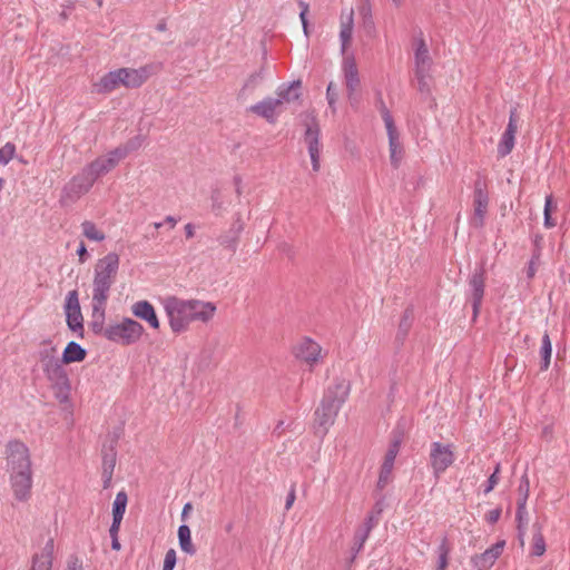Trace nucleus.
Instances as JSON below:
<instances>
[{"instance_id":"2eb2a0df","label":"nucleus","mask_w":570,"mask_h":570,"mask_svg":"<svg viewBox=\"0 0 570 570\" xmlns=\"http://www.w3.org/2000/svg\"><path fill=\"white\" fill-rule=\"evenodd\" d=\"M489 195L481 183H476L473 193V217L472 224L482 227L488 213Z\"/></svg>"},{"instance_id":"a878e982","label":"nucleus","mask_w":570,"mask_h":570,"mask_svg":"<svg viewBox=\"0 0 570 570\" xmlns=\"http://www.w3.org/2000/svg\"><path fill=\"white\" fill-rule=\"evenodd\" d=\"M128 497L125 491H120L116 494L112 503V524L114 531L116 528H120L124 514L126 512Z\"/></svg>"},{"instance_id":"f704fd0d","label":"nucleus","mask_w":570,"mask_h":570,"mask_svg":"<svg viewBox=\"0 0 570 570\" xmlns=\"http://www.w3.org/2000/svg\"><path fill=\"white\" fill-rule=\"evenodd\" d=\"M16 155V146L12 142H7L0 148V165H8Z\"/></svg>"},{"instance_id":"72a5a7b5","label":"nucleus","mask_w":570,"mask_h":570,"mask_svg":"<svg viewBox=\"0 0 570 570\" xmlns=\"http://www.w3.org/2000/svg\"><path fill=\"white\" fill-rule=\"evenodd\" d=\"M515 137L512 135L503 134L498 145V153L501 157L509 155L514 147Z\"/></svg>"},{"instance_id":"ea45409f","label":"nucleus","mask_w":570,"mask_h":570,"mask_svg":"<svg viewBox=\"0 0 570 570\" xmlns=\"http://www.w3.org/2000/svg\"><path fill=\"white\" fill-rule=\"evenodd\" d=\"M298 6L301 8L299 18H301V21H302V24H303V30H304V33L306 36H308V26H307L306 16L308 13L309 7H308V3L304 2V1H299Z\"/></svg>"},{"instance_id":"37998d69","label":"nucleus","mask_w":570,"mask_h":570,"mask_svg":"<svg viewBox=\"0 0 570 570\" xmlns=\"http://www.w3.org/2000/svg\"><path fill=\"white\" fill-rule=\"evenodd\" d=\"M500 515H501V509L497 508V509H493V510H490L489 512H487L484 519L487 522L493 524V523L498 522V520L500 519Z\"/></svg>"},{"instance_id":"dca6fc26","label":"nucleus","mask_w":570,"mask_h":570,"mask_svg":"<svg viewBox=\"0 0 570 570\" xmlns=\"http://www.w3.org/2000/svg\"><path fill=\"white\" fill-rule=\"evenodd\" d=\"M431 67V58L426 45L421 41L415 50V76L420 83V90L428 88L429 70Z\"/></svg>"},{"instance_id":"864d4df0","label":"nucleus","mask_w":570,"mask_h":570,"mask_svg":"<svg viewBox=\"0 0 570 570\" xmlns=\"http://www.w3.org/2000/svg\"><path fill=\"white\" fill-rule=\"evenodd\" d=\"M294 500H295V493H294V492H292V493H289V495H288V498H287V500H286L285 508H286L287 510H289V509L292 508V505H293V503H294Z\"/></svg>"},{"instance_id":"4468645a","label":"nucleus","mask_w":570,"mask_h":570,"mask_svg":"<svg viewBox=\"0 0 570 570\" xmlns=\"http://www.w3.org/2000/svg\"><path fill=\"white\" fill-rule=\"evenodd\" d=\"M399 451H400V443H399V441H395L390 444V446L387 448V450L384 454V458H383V461H382V464L380 468L379 479H377V488L380 490H383L384 488H386V485L393 479V469H394V463H395L396 456L399 454Z\"/></svg>"},{"instance_id":"6e6552de","label":"nucleus","mask_w":570,"mask_h":570,"mask_svg":"<svg viewBox=\"0 0 570 570\" xmlns=\"http://www.w3.org/2000/svg\"><path fill=\"white\" fill-rule=\"evenodd\" d=\"M454 445L433 442L430 448V465L435 478H440L456 460Z\"/></svg>"},{"instance_id":"f257e3e1","label":"nucleus","mask_w":570,"mask_h":570,"mask_svg":"<svg viewBox=\"0 0 570 570\" xmlns=\"http://www.w3.org/2000/svg\"><path fill=\"white\" fill-rule=\"evenodd\" d=\"M168 326L174 334L188 331L194 322L207 324L214 320L217 305L209 301L198 298H181L176 295H167L160 301Z\"/></svg>"},{"instance_id":"bb28decb","label":"nucleus","mask_w":570,"mask_h":570,"mask_svg":"<svg viewBox=\"0 0 570 570\" xmlns=\"http://www.w3.org/2000/svg\"><path fill=\"white\" fill-rule=\"evenodd\" d=\"M81 234L90 242L101 243L106 239V233L92 220H83L80 224Z\"/></svg>"},{"instance_id":"e433bc0d","label":"nucleus","mask_w":570,"mask_h":570,"mask_svg":"<svg viewBox=\"0 0 570 570\" xmlns=\"http://www.w3.org/2000/svg\"><path fill=\"white\" fill-rule=\"evenodd\" d=\"M326 99H327L330 109L332 110L333 114H335L336 112V102L338 99V90H337V86L333 81H331L327 86Z\"/></svg>"},{"instance_id":"3c124183","label":"nucleus","mask_w":570,"mask_h":570,"mask_svg":"<svg viewBox=\"0 0 570 570\" xmlns=\"http://www.w3.org/2000/svg\"><path fill=\"white\" fill-rule=\"evenodd\" d=\"M544 225L548 228H551L556 225V223L551 219V213L544 212Z\"/></svg>"},{"instance_id":"aec40b11","label":"nucleus","mask_w":570,"mask_h":570,"mask_svg":"<svg viewBox=\"0 0 570 570\" xmlns=\"http://www.w3.org/2000/svg\"><path fill=\"white\" fill-rule=\"evenodd\" d=\"M10 484L14 498L19 501H26L31 493L32 470L17 473H9Z\"/></svg>"},{"instance_id":"ddd939ff","label":"nucleus","mask_w":570,"mask_h":570,"mask_svg":"<svg viewBox=\"0 0 570 570\" xmlns=\"http://www.w3.org/2000/svg\"><path fill=\"white\" fill-rule=\"evenodd\" d=\"M65 314L68 327L73 332L83 335V316L81 313L77 291H70L66 296Z\"/></svg>"},{"instance_id":"9b49d317","label":"nucleus","mask_w":570,"mask_h":570,"mask_svg":"<svg viewBox=\"0 0 570 570\" xmlns=\"http://www.w3.org/2000/svg\"><path fill=\"white\" fill-rule=\"evenodd\" d=\"M128 153L129 150L127 147H117L114 150L97 157L86 167L97 180L100 176L106 175L116 168L118 164L127 157Z\"/></svg>"},{"instance_id":"473e14b6","label":"nucleus","mask_w":570,"mask_h":570,"mask_svg":"<svg viewBox=\"0 0 570 570\" xmlns=\"http://www.w3.org/2000/svg\"><path fill=\"white\" fill-rule=\"evenodd\" d=\"M42 345L45 346L39 352V362L40 365H43L46 363L45 360H59L57 356V346L51 343V341H45L42 342Z\"/></svg>"},{"instance_id":"f03ea898","label":"nucleus","mask_w":570,"mask_h":570,"mask_svg":"<svg viewBox=\"0 0 570 570\" xmlns=\"http://www.w3.org/2000/svg\"><path fill=\"white\" fill-rule=\"evenodd\" d=\"M354 35V9L352 7L342 9L338 20V40L341 45L342 73L346 97L350 105L355 108L360 101V94L362 89L361 75L357 66L356 58L348 50L353 43Z\"/></svg>"},{"instance_id":"b1692460","label":"nucleus","mask_w":570,"mask_h":570,"mask_svg":"<svg viewBox=\"0 0 570 570\" xmlns=\"http://www.w3.org/2000/svg\"><path fill=\"white\" fill-rule=\"evenodd\" d=\"M86 357L87 351L80 344L71 341L63 348L60 360L65 365H69L71 363H80Z\"/></svg>"},{"instance_id":"c03bdc74","label":"nucleus","mask_w":570,"mask_h":570,"mask_svg":"<svg viewBox=\"0 0 570 570\" xmlns=\"http://www.w3.org/2000/svg\"><path fill=\"white\" fill-rule=\"evenodd\" d=\"M119 529L120 528H116L115 532H114V527H110V529H109V533H110V537H111V547L116 551H119L121 549L120 542L118 540Z\"/></svg>"},{"instance_id":"6e6d98bb","label":"nucleus","mask_w":570,"mask_h":570,"mask_svg":"<svg viewBox=\"0 0 570 570\" xmlns=\"http://www.w3.org/2000/svg\"><path fill=\"white\" fill-rule=\"evenodd\" d=\"M528 487H529V484H528V481H527V482H525V488H524V499H527ZM524 502H525V500H523V502L521 503V505H524Z\"/></svg>"},{"instance_id":"4c0bfd02","label":"nucleus","mask_w":570,"mask_h":570,"mask_svg":"<svg viewBox=\"0 0 570 570\" xmlns=\"http://www.w3.org/2000/svg\"><path fill=\"white\" fill-rule=\"evenodd\" d=\"M531 551L532 554L537 557H540L546 552L544 538L540 532L535 533L532 538Z\"/></svg>"},{"instance_id":"5fc2aeb1","label":"nucleus","mask_w":570,"mask_h":570,"mask_svg":"<svg viewBox=\"0 0 570 570\" xmlns=\"http://www.w3.org/2000/svg\"><path fill=\"white\" fill-rule=\"evenodd\" d=\"M185 230L188 238L194 236V227L190 224L185 226Z\"/></svg>"},{"instance_id":"c756f323","label":"nucleus","mask_w":570,"mask_h":570,"mask_svg":"<svg viewBox=\"0 0 570 570\" xmlns=\"http://www.w3.org/2000/svg\"><path fill=\"white\" fill-rule=\"evenodd\" d=\"M299 97V85L293 83L286 88H281L275 99L282 100V106L286 102L294 101Z\"/></svg>"},{"instance_id":"79ce46f5","label":"nucleus","mask_w":570,"mask_h":570,"mask_svg":"<svg viewBox=\"0 0 570 570\" xmlns=\"http://www.w3.org/2000/svg\"><path fill=\"white\" fill-rule=\"evenodd\" d=\"M499 471H500V466L498 465L495 468L494 472L490 475V478L488 480V487L484 490L485 493L491 492L494 489V487L498 484V482H499V476H498Z\"/></svg>"},{"instance_id":"a211bd4d","label":"nucleus","mask_w":570,"mask_h":570,"mask_svg":"<svg viewBox=\"0 0 570 570\" xmlns=\"http://www.w3.org/2000/svg\"><path fill=\"white\" fill-rule=\"evenodd\" d=\"M504 547L505 541L501 540L487 549L484 552L474 554L471 558V563L476 570H490L502 554Z\"/></svg>"},{"instance_id":"f3484780","label":"nucleus","mask_w":570,"mask_h":570,"mask_svg":"<svg viewBox=\"0 0 570 570\" xmlns=\"http://www.w3.org/2000/svg\"><path fill=\"white\" fill-rule=\"evenodd\" d=\"M131 314L148 324L155 331L160 328V321L154 305L147 299L135 302L130 307Z\"/></svg>"},{"instance_id":"603ef678","label":"nucleus","mask_w":570,"mask_h":570,"mask_svg":"<svg viewBox=\"0 0 570 570\" xmlns=\"http://www.w3.org/2000/svg\"><path fill=\"white\" fill-rule=\"evenodd\" d=\"M552 209H553L552 197L548 196L546 198L544 212L551 213Z\"/></svg>"},{"instance_id":"a18cd8bd","label":"nucleus","mask_w":570,"mask_h":570,"mask_svg":"<svg viewBox=\"0 0 570 570\" xmlns=\"http://www.w3.org/2000/svg\"><path fill=\"white\" fill-rule=\"evenodd\" d=\"M448 568V550L442 548L440 558H439V567L438 570H446Z\"/></svg>"},{"instance_id":"1a4fd4ad","label":"nucleus","mask_w":570,"mask_h":570,"mask_svg":"<svg viewBox=\"0 0 570 570\" xmlns=\"http://www.w3.org/2000/svg\"><path fill=\"white\" fill-rule=\"evenodd\" d=\"M382 118L389 139L390 164L394 169H397L401 166L405 155L401 135L394 125L392 115L387 110L382 112Z\"/></svg>"},{"instance_id":"9d476101","label":"nucleus","mask_w":570,"mask_h":570,"mask_svg":"<svg viewBox=\"0 0 570 570\" xmlns=\"http://www.w3.org/2000/svg\"><path fill=\"white\" fill-rule=\"evenodd\" d=\"M295 360L313 368L323 361L322 346L311 337H302L292 346Z\"/></svg>"},{"instance_id":"58836bf2","label":"nucleus","mask_w":570,"mask_h":570,"mask_svg":"<svg viewBox=\"0 0 570 570\" xmlns=\"http://www.w3.org/2000/svg\"><path fill=\"white\" fill-rule=\"evenodd\" d=\"M176 559V551L174 549H169L165 554L163 570H174Z\"/></svg>"},{"instance_id":"393cba45","label":"nucleus","mask_w":570,"mask_h":570,"mask_svg":"<svg viewBox=\"0 0 570 570\" xmlns=\"http://www.w3.org/2000/svg\"><path fill=\"white\" fill-rule=\"evenodd\" d=\"M470 287L472 291V301H473V313L474 317H476L483 294H484V278L482 274H474L470 279Z\"/></svg>"},{"instance_id":"412c9836","label":"nucleus","mask_w":570,"mask_h":570,"mask_svg":"<svg viewBox=\"0 0 570 570\" xmlns=\"http://www.w3.org/2000/svg\"><path fill=\"white\" fill-rule=\"evenodd\" d=\"M121 75L122 86L126 88H138L144 85L149 76L148 67L135 68H119Z\"/></svg>"},{"instance_id":"13d9d810","label":"nucleus","mask_w":570,"mask_h":570,"mask_svg":"<svg viewBox=\"0 0 570 570\" xmlns=\"http://www.w3.org/2000/svg\"><path fill=\"white\" fill-rule=\"evenodd\" d=\"M166 220L168 222V224H171V226L176 224V220L173 217H167Z\"/></svg>"},{"instance_id":"c9c22d12","label":"nucleus","mask_w":570,"mask_h":570,"mask_svg":"<svg viewBox=\"0 0 570 570\" xmlns=\"http://www.w3.org/2000/svg\"><path fill=\"white\" fill-rule=\"evenodd\" d=\"M358 10L360 14L364 19L365 27L368 29V31L375 32V23L372 18L371 6L367 2H364Z\"/></svg>"},{"instance_id":"bf43d9fd","label":"nucleus","mask_w":570,"mask_h":570,"mask_svg":"<svg viewBox=\"0 0 570 570\" xmlns=\"http://www.w3.org/2000/svg\"><path fill=\"white\" fill-rule=\"evenodd\" d=\"M97 3H98L99 7H101L102 6V0H97Z\"/></svg>"},{"instance_id":"a19ab883","label":"nucleus","mask_w":570,"mask_h":570,"mask_svg":"<svg viewBox=\"0 0 570 570\" xmlns=\"http://www.w3.org/2000/svg\"><path fill=\"white\" fill-rule=\"evenodd\" d=\"M77 256L79 264H85L89 258V253L83 240H81L78 245Z\"/></svg>"},{"instance_id":"7ed1b4c3","label":"nucleus","mask_w":570,"mask_h":570,"mask_svg":"<svg viewBox=\"0 0 570 570\" xmlns=\"http://www.w3.org/2000/svg\"><path fill=\"white\" fill-rule=\"evenodd\" d=\"M120 258L116 253H108L99 258L95 265L92 279V308L94 312L105 314L109 291L116 279Z\"/></svg>"},{"instance_id":"39448f33","label":"nucleus","mask_w":570,"mask_h":570,"mask_svg":"<svg viewBox=\"0 0 570 570\" xmlns=\"http://www.w3.org/2000/svg\"><path fill=\"white\" fill-rule=\"evenodd\" d=\"M144 335V325L132 317H122L102 330V336L106 340L121 346L134 345L140 342Z\"/></svg>"},{"instance_id":"7c9ffc66","label":"nucleus","mask_w":570,"mask_h":570,"mask_svg":"<svg viewBox=\"0 0 570 570\" xmlns=\"http://www.w3.org/2000/svg\"><path fill=\"white\" fill-rule=\"evenodd\" d=\"M318 135H320L318 129L313 128V127H308L305 132V142L307 144L309 154H320L321 153V144H320Z\"/></svg>"},{"instance_id":"c85d7f7f","label":"nucleus","mask_w":570,"mask_h":570,"mask_svg":"<svg viewBox=\"0 0 570 570\" xmlns=\"http://www.w3.org/2000/svg\"><path fill=\"white\" fill-rule=\"evenodd\" d=\"M178 543L183 552L189 556H194L196 553L195 544L191 540V532L188 525L181 524L178 528Z\"/></svg>"},{"instance_id":"0eeeda50","label":"nucleus","mask_w":570,"mask_h":570,"mask_svg":"<svg viewBox=\"0 0 570 570\" xmlns=\"http://www.w3.org/2000/svg\"><path fill=\"white\" fill-rule=\"evenodd\" d=\"M96 183L92 174L85 167L80 173L75 175L65 186L61 191L60 202L62 204L75 203L83 195L89 193Z\"/></svg>"},{"instance_id":"4d7b16f0","label":"nucleus","mask_w":570,"mask_h":570,"mask_svg":"<svg viewBox=\"0 0 570 570\" xmlns=\"http://www.w3.org/2000/svg\"><path fill=\"white\" fill-rule=\"evenodd\" d=\"M391 1H392V2H393V4H394L395 7H397V8L402 6V0H391Z\"/></svg>"},{"instance_id":"6ab92c4d","label":"nucleus","mask_w":570,"mask_h":570,"mask_svg":"<svg viewBox=\"0 0 570 570\" xmlns=\"http://www.w3.org/2000/svg\"><path fill=\"white\" fill-rule=\"evenodd\" d=\"M55 539L49 537L31 560L30 570H51L55 559Z\"/></svg>"},{"instance_id":"cd10ccee","label":"nucleus","mask_w":570,"mask_h":570,"mask_svg":"<svg viewBox=\"0 0 570 570\" xmlns=\"http://www.w3.org/2000/svg\"><path fill=\"white\" fill-rule=\"evenodd\" d=\"M116 466V453L110 451L109 453H105L101 462V476L104 480V488L107 489L110 487L114 470Z\"/></svg>"},{"instance_id":"49530a36","label":"nucleus","mask_w":570,"mask_h":570,"mask_svg":"<svg viewBox=\"0 0 570 570\" xmlns=\"http://www.w3.org/2000/svg\"><path fill=\"white\" fill-rule=\"evenodd\" d=\"M66 570H83L82 562L78 558H73L68 562Z\"/></svg>"},{"instance_id":"423d86ee","label":"nucleus","mask_w":570,"mask_h":570,"mask_svg":"<svg viewBox=\"0 0 570 570\" xmlns=\"http://www.w3.org/2000/svg\"><path fill=\"white\" fill-rule=\"evenodd\" d=\"M6 462L8 473L32 470L31 453L28 445L20 440H11L6 444Z\"/></svg>"},{"instance_id":"8fccbe9b","label":"nucleus","mask_w":570,"mask_h":570,"mask_svg":"<svg viewBox=\"0 0 570 570\" xmlns=\"http://www.w3.org/2000/svg\"><path fill=\"white\" fill-rule=\"evenodd\" d=\"M314 171L320 170V154H309Z\"/></svg>"},{"instance_id":"4be33fe9","label":"nucleus","mask_w":570,"mask_h":570,"mask_svg":"<svg viewBox=\"0 0 570 570\" xmlns=\"http://www.w3.org/2000/svg\"><path fill=\"white\" fill-rule=\"evenodd\" d=\"M282 100L267 98L249 108V110L269 122H274L281 111Z\"/></svg>"},{"instance_id":"de8ad7c7","label":"nucleus","mask_w":570,"mask_h":570,"mask_svg":"<svg viewBox=\"0 0 570 570\" xmlns=\"http://www.w3.org/2000/svg\"><path fill=\"white\" fill-rule=\"evenodd\" d=\"M515 132H517V124L513 120V118L511 117L504 134L512 135L515 137Z\"/></svg>"},{"instance_id":"20e7f679","label":"nucleus","mask_w":570,"mask_h":570,"mask_svg":"<svg viewBox=\"0 0 570 570\" xmlns=\"http://www.w3.org/2000/svg\"><path fill=\"white\" fill-rule=\"evenodd\" d=\"M348 394L350 385L345 382L328 387L321 405L315 411V423L322 429L323 433H326L328 428L334 424L338 411Z\"/></svg>"},{"instance_id":"09e8293b","label":"nucleus","mask_w":570,"mask_h":570,"mask_svg":"<svg viewBox=\"0 0 570 570\" xmlns=\"http://www.w3.org/2000/svg\"><path fill=\"white\" fill-rule=\"evenodd\" d=\"M193 511V504L190 502H187L184 507H183V511H181V519L184 521H186L190 514V512Z\"/></svg>"},{"instance_id":"5701e85b","label":"nucleus","mask_w":570,"mask_h":570,"mask_svg":"<svg viewBox=\"0 0 570 570\" xmlns=\"http://www.w3.org/2000/svg\"><path fill=\"white\" fill-rule=\"evenodd\" d=\"M120 69L110 71L102 76L94 87L98 94H108L122 86Z\"/></svg>"},{"instance_id":"2f4dec72","label":"nucleus","mask_w":570,"mask_h":570,"mask_svg":"<svg viewBox=\"0 0 570 570\" xmlns=\"http://www.w3.org/2000/svg\"><path fill=\"white\" fill-rule=\"evenodd\" d=\"M540 354L542 357L541 370L546 371V370H548V367L550 365L551 354H552L551 341L547 333L542 336V345H541Z\"/></svg>"},{"instance_id":"f8f14e48","label":"nucleus","mask_w":570,"mask_h":570,"mask_svg":"<svg viewBox=\"0 0 570 570\" xmlns=\"http://www.w3.org/2000/svg\"><path fill=\"white\" fill-rule=\"evenodd\" d=\"M42 372L57 395L67 392L70 387L69 377L61 360H45Z\"/></svg>"}]
</instances>
